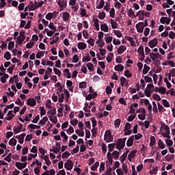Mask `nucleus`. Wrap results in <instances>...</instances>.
<instances>
[{"label": "nucleus", "instance_id": "f257e3e1", "mask_svg": "<svg viewBox=\"0 0 175 175\" xmlns=\"http://www.w3.org/2000/svg\"><path fill=\"white\" fill-rule=\"evenodd\" d=\"M126 142V137L124 138H119L116 143V148L117 150H122L124 147H125V143Z\"/></svg>", "mask_w": 175, "mask_h": 175}, {"label": "nucleus", "instance_id": "f03ea898", "mask_svg": "<svg viewBox=\"0 0 175 175\" xmlns=\"http://www.w3.org/2000/svg\"><path fill=\"white\" fill-rule=\"evenodd\" d=\"M107 157L108 158L106 162V166L107 167V170L106 173H105L103 175H110V144H108V152H107Z\"/></svg>", "mask_w": 175, "mask_h": 175}, {"label": "nucleus", "instance_id": "7ed1b4c3", "mask_svg": "<svg viewBox=\"0 0 175 175\" xmlns=\"http://www.w3.org/2000/svg\"><path fill=\"white\" fill-rule=\"evenodd\" d=\"M135 28L137 29V31L139 32V33H143V31H144V22H139L135 25Z\"/></svg>", "mask_w": 175, "mask_h": 175}, {"label": "nucleus", "instance_id": "20e7f679", "mask_svg": "<svg viewBox=\"0 0 175 175\" xmlns=\"http://www.w3.org/2000/svg\"><path fill=\"white\" fill-rule=\"evenodd\" d=\"M57 5L60 8L61 10H64V9L68 6V1L66 0H59Z\"/></svg>", "mask_w": 175, "mask_h": 175}, {"label": "nucleus", "instance_id": "39448f33", "mask_svg": "<svg viewBox=\"0 0 175 175\" xmlns=\"http://www.w3.org/2000/svg\"><path fill=\"white\" fill-rule=\"evenodd\" d=\"M64 167L66 170H72L73 169V161L72 160H68L64 163Z\"/></svg>", "mask_w": 175, "mask_h": 175}, {"label": "nucleus", "instance_id": "423d86ee", "mask_svg": "<svg viewBox=\"0 0 175 175\" xmlns=\"http://www.w3.org/2000/svg\"><path fill=\"white\" fill-rule=\"evenodd\" d=\"M158 44V39L154 38L153 40H151L149 41L148 46L150 47V49H154Z\"/></svg>", "mask_w": 175, "mask_h": 175}, {"label": "nucleus", "instance_id": "0eeeda50", "mask_svg": "<svg viewBox=\"0 0 175 175\" xmlns=\"http://www.w3.org/2000/svg\"><path fill=\"white\" fill-rule=\"evenodd\" d=\"M136 152H137V150H131L129 155H128V159L129 162H132V159L136 157Z\"/></svg>", "mask_w": 175, "mask_h": 175}, {"label": "nucleus", "instance_id": "6e6552de", "mask_svg": "<svg viewBox=\"0 0 175 175\" xmlns=\"http://www.w3.org/2000/svg\"><path fill=\"white\" fill-rule=\"evenodd\" d=\"M133 140H135V135H131L126 142L127 147H132L133 146Z\"/></svg>", "mask_w": 175, "mask_h": 175}, {"label": "nucleus", "instance_id": "1a4fd4ad", "mask_svg": "<svg viewBox=\"0 0 175 175\" xmlns=\"http://www.w3.org/2000/svg\"><path fill=\"white\" fill-rule=\"evenodd\" d=\"M27 133H22L20 135H16V139H18L20 144H23L24 143V137H25V135Z\"/></svg>", "mask_w": 175, "mask_h": 175}, {"label": "nucleus", "instance_id": "9d476101", "mask_svg": "<svg viewBox=\"0 0 175 175\" xmlns=\"http://www.w3.org/2000/svg\"><path fill=\"white\" fill-rule=\"evenodd\" d=\"M98 96V93L96 92L89 94L86 97V100H91V99H94V98H96Z\"/></svg>", "mask_w": 175, "mask_h": 175}, {"label": "nucleus", "instance_id": "9b49d317", "mask_svg": "<svg viewBox=\"0 0 175 175\" xmlns=\"http://www.w3.org/2000/svg\"><path fill=\"white\" fill-rule=\"evenodd\" d=\"M150 57L152 59V61H155V59H158V58L161 57V55L159 54V53H154L153 52H151L150 53Z\"/></svg>", "mask_w": 175, "mask_h": 175}, {"label": "nucleus", "instance_id": "f8f14e48", "mask_svg": "<svg viewBox=\"0 0 175 175\" xmlns=\"http://www.w3.org/2000/svg\"><path fill=\"white\" fill-rule=\"evenodd\" d=\"M21 129H23V124L19 123V126L18 127H14V135H17V133H20L21 132Z\"/></svg>", "mask_w": 175, "mask_h": 175}, {"label": "nucleus", "instance_id": "ddd939ff", "mask_svg": "<svg viewBox=\"0 0 175 175\" xmlns=\"http://www.w3.org/2000/svg\"><path fill=\"white\" fill-rule=\"evenodd\" d=\"M27 102L28 106H31V107L36 106V100H35L34 98H28Z\"/></svg>", "mask_w": 175, "mask_h": 175}, {"label": "nucleus", "instance_id": "4468645a", "mask_svg": "<svg viewBox=\"0 0 175 175\" xmlns=\"http://www.w3.org/2000/svg\"><path fill=\"white\" fill-rule=\"evenodd\" d=\"M62 14L64 21H65L66 23L67 21H69V18H70V14H69V12H64Z\"/></svg>", "mask_w": 175, "mask_h": 175}, {"label": "nucleus", "instance_id": "2eb2a0df", "mask_svg": "<svg viewBox=\"0 0 175 175\" xmlns=\"http://www.w3.org/2000/svg\"><path fill=\"white\" fill-rule=\"evenodd\" d=\"M104 140L107 142V143L110 142V130H108L105 132L104 135Z\"/></svg>", "mask_w": 175, "mask_h": 175}, {"label": "nucleus", "instance_id": "dca6fc26", "mask_svg": "<svg viewBox=\"0 0 175 175\" xmlns=\"http://www.w3.org/2000/svg\"><path fill=\"white\" fill-rule=\"evenodd\" d=\"M77 47L79 50H85V49H87V44L84 42H79Z\"/></svg>", "mask_w": 175, "mask_h": 175}, {"label": "nucleus", "instance_id": "f3484780", "mask_svg": "<svg viewBox=\"0 0 175 175\" xmlns=\"http://www.w3.org/2000/svg\"><path fill=\"white\" fill-rule=\"evenodd\" d=\"M126 51V46H125V45H122L120 46L117 51H118V54H122V53H124V51Z\"/></svg>", "mask_w": 175, "mask_h": 175}, {"label": "nucleus", "instance_id": "a211bd4d", "mask_svg": "<svg viewBox=\"0 0 175 175\" xmlns=\"http://www.w3.org/2000/svg\"><path fill=\"white\" fill-rule=\"evenodd\" d=\"M64 92L66 95V98H65L66 102H69V98H70V93L66 89L64 90Z\"/></svg>", "mask_w": 175, "mask_h": 175}, {"label": "nucleus", "instance_id": "6ab92c4d", "mask_svg": "<svg viewBox=\"0 0 175 175\" xmlns=\"http://www.w3.org/2000/svg\"><path fill=\"white\" fill-rule=\"evenodd\" d=\"M47 121H49V118H47V116H44L43 118V119H42L40 122H39V125H42V126L46 124V122H47Z\"/></svg>", "mask_w": 175, "mask_h": 175}, {"label": "nucleus", "instance_id": "aec40b11", "mask_svg": "<svg viewBox=\"0 0 175 175\" xmlns=\"http://www.w3.org/2000/svg\"><path fill=\"white\" fill-rule=\"evenodd\" d=\"M129 17H133V18H136V15L135 14V12L132 8H130L127 13Z\"/></svg>", "mask_w": 175, "mask_h": 175}, {"label": "nucleus", "instance_id": "412c9836", "mask_svg": "<svg viewBox=\"0 0 175 175\" xmlns=\"http://www.w3.org/2000/svg\"><path fill=\"white\" fill-rule=\"evenodd\" d=\"M111 156L114 159H118L120 158V152L115 150L112 152Z\"/></svg>", "mask_w": 175, "mask_h": 175}, {"label": "nucleus", "instance_id": "4be33fe9", "mask_svg": "<svg viewBox=\"0 0 175 175\" xmlns=\"http://www.w3.org/2000/svg\"><path fill=\"white\" fill-rule=\"evenodd\" d=\"M114 69L118 72H122L124 70V66L122 64H118L115 66Z\"/></svg>", "mask_w": 175, "mask_h": 175}, {"label": "nucleus", "instance_id": "5701e85b", "mask_svg": "<svg viewBox=\"0 0 175 175\" xmlns=\"http://www.w3.org/2000/svg\"><path fill=\"white\" fill-rule=\"evenodd\" d=\"M64 73L66 76L67 79H70L72 77V74L69 71V69L68 68L64 69Z\"/></svg>", "mask_w": 175, "mask_h": 175}, {"label": "nucleus", "instance_id": "b1692460", "mask_svg": "<svg viewBox=\"0 0 175 175\" xmlns=\"http://www.w3.org/2000/svg\"><path fill=\"white\" fill-rule=\"evenodd\" d=\"M98 167H99V161H96L92 167L91 170L95 172L98 170Z\"/></svg>", "mask_w": 175, "mask_h": 175}, {"label": "nucleus", "instance_id": "393cba45", "mask_svg": "<svg viewBox=\"0 0 175 175\" xmlns=\"http://www.w3.org/2000/svg\"><path fill=\"white\" fill-rule=\"evenodd\" d=\"M159 148H161V150H163L166 147V145H165V143L162 142V139H159V143H158Z\"/></svg>", "mask_w": 175, "mask_h": 175}, {"label": "nucleus", "instance_id": "a878e982", "mask_svg": "<svg viewBox=\"0 0 175 175\" xmlns=\"http://www.w3.org/2000/svg\"><path fill=\"white\" fill-rule=\"evenodd\" d=\"M100 29L104 32H109V27L106 24L101 25Z\"/></svg>", "mask_w": 175, "mask_h": 175}, {"label": "nucleus", "instance_id": "bb28decb", "mask_svg": "<svg viewBox=\"0 0 175 175\" xmlns=\"http://www.w3.org/2000/svg\"><path fill=\"white\" fill-rule=\"evenodd\" d=\"M157 106L159 113H163V111H166V109H165L163 106L161 105L159 103H157Z\"/></svg>", "mask_w": 175, "mask_h": 175}, {"label": "nucleus", "instance_id": "cd10ccee", "mask_svg": "<svg viewBox=\"0 0 175 175\" xmlns=\"http://www.w3.org/2000/svg\"><path fill=\"white\" fill-rule=\"evenodd\" d=\"M58 96H59L58 101L59 102V103H63L65 99V94L62 93L61 94H59Z\"/></svg>", "mask_w": 175, "mask_h": 175}, {"label": "nucleus", "instance_id": "c85d7f7f", "mask_svg": "<svg viewBox=\"0 0 175 175\" xmlns=\"http://www.w3.org/2000/svg\"><path fill=\"white\" fill-rule=\"evenodd\" d=\"M94 27L96 31H99V19L98 18L94 19Z\"/></svg>", "mask_w": 175, "mask_h": 175}, {"label": "nucleus", "instance_id": "c756f323", "mask_svg": "<svg viewBox=\"0 0 175 175\" xmlns=\"http://www.w3.org/2000/svg\"><path fill=\"white\" fill-rule=\"evenodd\" d=\"M149 70H150V66H147V64H144V69H143V74L147 75Z\"/></svg>", "mask_w": 175, "mask_h": 175}, {"label": "nucleus", "instance_id": "7c9ffc66", "mask_svg": "<svg viewBox=\"0 0 175 175\" xmlns=\"http://www.w3.org/2000/svg\"><path fill=\"white\" fill-rule=\"evenodd\" d=\"M162 105L164 106V107H170V103H169V101L166 99L162 100Z\"/></svg>", "mask_w": 175, "mask_h": 175}, {"label": "nucleus", "instance_id": "2f4dec72", "mask_svg": "<svg viewBox=\"0 0 175 175\" xmlns=\"http://www.w3.org/2000/svg\"><path fill=\"white\" fill-rule=\"evenodd\" d=\"M29 128H30V129H40L41 126L40 125L30 124Z\"/></svg>", "mask_w": 175, "mask_h": 175}, {"label": "nucleus", "instance_id": "473e14b6", "mask_svg": "<svg viewBox=\"0 0 175 175\" xmlns=\"http://www.w3.org/2000/svg\"><path fill=\"white\" fill-rule=\"evenodd\" d=\"M86 66L88 69V70H90V72H94V64L92 63H88L86 64Z\"/></svg>", "mask_w": 175, "mask_h": 175}, {"label": "nucleus", "instance_id": "72a5a7b5", "mask_svg": "<svg viewBox=\"0 0 175 175\" xmlns=\"http://www.w3.org/2000/svg\"><path fill=\"white\" fill-rule=\"evenodd\" d=\"M60 135L62 137H64L63 142H68V139H69V137L67 136L66 133H65L64 131H62Z\"/></svg>", "mask_w": 175, "mask_h": 175}, {"label": "nucleus", "instance_id": "f704fd0d", "mask_svg": "<svg viewBox=\"0 0 175 175\" xmlns=\"http://www.w3.org/2000/svg\"><path fill=\"white\" fill-rule=\"evenodd\" d=\"M159 92L161 94V95H165V94H166V88L161 86L159 90Z\"/></svg>", "mask_w": 175, "mask_h": 175}, {"label": "nucleus", "instance_id": "c9c22d12", "mask_svg": "<svg viewBox=\"0 0 175 175\" xmlns=\"http://www.w3.org/2000/svg\"><path fill=\"white\" fill-rule=\"evenodd\" d=\"M113 32L117 38H121L122 36V33L120 30H113Z\"/></svg>", "mask_w": 175, "mask_h": 175}, {"label": "nucleus", "instance_id": "e433bc0d", "mask_svg": "<svg viewBox=\"0 0 175 175\" xmlns=\"http://www.w3.org/2000/svg\"><path fill=\"white\" fill-rule=\"evenodd\" d=\"M8 144L10 146H16V144H17V140L14 138H12Z\"/></svg>", "mask_w": 175, "mask_h": 175}, {"label": "nucleus", "instance_id": "4c0bfd02", "mask_svg": "<svg viewBox=\"0 0 175 175\" xmlns=\"http://www.w3.org/2000/svg\"><path fill=\"white\" fill-rule=\"evenodd\" d=\"M48 27H49V28H50V29H52V31L57 32V28L55 27V26L54 25V23L53 22H51Z\"/></svg>", "mask_w": 175, "mask_h": 175}, {"label": "nucleus", "instance_id": "58836bf2", "mask_svg": "<svg viewBox=\"0 0 175 175\" xmlns=\"http://www.w3.org/2000/svg\"><path fill=\"white\" fill-rule=\"evenodd\" d=\"M156 142H157V140L155 139V137L151 136L150 137V147L152 146H155Z\"/></svg>", "mask_w": 175, "mask_h": 175}, {"label": "nucleus", "instance_id": "ea45409f", "mask_svg": "<svg viewBox=\"0 0 175 175\" xmlns=\"http://www.w3.org/2000/svg\"><path fill=\"white\" fill-rule=\"evenodd\" d=\"M137 53L138 54H139V55L142 54H144V47L143 46V45L139 46L137 50Z\"/></svg>", "mask_w": 175, "mask_h": 175}, {"label": "nucleus", "instance_id": "a19ab883", "mask_svg": "<svg viewBox=\"0 0 175 175\" xmlns=\"http://www.w3.org/2000/svg\"><path fill=\"white\" fill-rule=\"evenodd\" d=\"M38 2L35 1L33 4H32V5H30V10L33 11L36 10V9H38Z\"/></svg>", "mask_w": 175, "mask_h": 175}, {"label": "nucleus", "instance_id": "79ce46f5", "mask_svg": "<svg viewBox=\"0 0 175 175\" xmlns=\"http://www.w3.org/2000/svg\"><path fill=\"white\" fill-rule=\"evenodd\" d=\"M11 57H12V54H10V52L6 51L4 55L5 59H7V61H9V59H10Z\"/></svg>", "mask_w": 175, "mask_h": 175}, {"label": "nucleus", "instance_id": "37998d69", "mask_svg": "<svg viewBox=\"0 0 175 175\" xmlns=\"http://www.w3.org/2000/svg\"><path fill=\"white\" fill-rule=\"evenodd\" d=\"M79 88L81 89L87 88V82L85 81L80 82Z\"/></svg>", "mask_w": 175, "mask_h": 175}, {"label": "nucleus", "instance_id": "c03bdc74", "mask_svg": "<svg viewBox=\"0 0 175 175\" xmlns=\"http://www.w3.org/2000/svg\"><path fill=\"white\" fill-rule=\"evenodd\" d=\"M24 40H25V37H18L17 38L18 44L19 45L23 44V42H24Z\"/></svg>", "mask_w": 175, "mask_h": 175}, {"label": "nucleus", "instance_id": "a18cd8bd", "mask_svg": "<svg viewBox=\"0 0 175 175\" xmlns=\"http://www.w3.org/2000/svg\"><path fill=\"white\" fill-rule=\"evenodd\" d=\"M54 17V14L52 12H49L46 16L45 18H46V20H51L52 18H53Z\"/></svg>", "mask_w": 175, "mask_h": 175}, {"label": "nucleus", "instance_id": "49530a36", "mask_svg": "<svg viewBox=\"0 0 175 175\" xmlns=\"http://www.w3.org/2000/svg\"><path fill=\"white\" fill-rule=\"evenodd\" d=\"M91 59H92V57H91V56H85L84 57H83L82 61L83 62H90Z\"/></svg>", "mask_w": 175, "mask_h": 175}, {"label": "nucleus", "instance_id": "de8ad7c7", "mask_svg": "<svg viewBox=\"0 0 175 175\" xmlns=\"http://www.w3.org/2000/svg\"><path fill=\"white\" fill-rule=\"evenodd\" d=\"M120 124H121V120L116 119L114 122L115 128H120Z\"/></svg>", "mask_w": 175, "mask_h": 175}, {"label": "nucleus", "instance_id": "09e8293b", "mask_svg": "<svg viewBox=\"0 0 175 175\" xmlns=\"http://www.w3.org/2000/svg\"><path fill=\"white\" fill-rule=\"evenodd\" d=\"M127 157H128V154H126V153H123V154L120 157L121 163H124V162H125V159H126Z\"/></svg>", "mask_w": 175, "mask_h": 175}, {"label": "nucleus", "instance_id": "8fccbe9b", "mask_svg": "<svg viewBox=\"0 0 175 175\" xmlns=\"http://www.w3.org/2000/svg\"><path fill=\"white\" fill-rule=\"evenodd\" d=\"M36 157H38V154L37 153H36L34 154L30 153V154H29V156L27 157V160L32 161V158H36Z\"/></svg>", "mask_w": 175, "mask_h": 175}, {"label": "nucleus", "instance_id": "3c124183", "mask_svg": "<svg viewBox=\"0 0 175 175\" xmlns=\"http://www.w3.org/2000/svg\"><path fill=\"white\" fill-rule=\"evenodd\" d=\"M110 21H111V25L113 29H116V28H117V22L114 21V20L113 19H111Z\"/></svg>", "mask_w": 175, "mask_h": 175}, {"label": "nucleus", "instance_id": "603ef678", "mask_svg": "<svg viewBox=\"0 0 175 175\" xmlns=\"http://www.w3.org/2000/svg\"><path fill=\"white\" fill-rule=\"evenodd\" d=\"M105 6V0H101L100 2V4L98 5H96V9H102Z\"/></svg>", "mask_w": 175, "mask_h": 175}, {"label": "nucleus", "instance_id": "864d4df0", "mask_svg": "<svg viewBox=\"0 0 175 175\" xmlns=\"http://www.w3.org/2000/svg\"><path fill=\"white\" fill-rule=\"evenodd\" d=\"M131 128V123L126 122L124 126V132H126V131H129Z\"/></svg>", "mask_w": 175, "mask_h": 175}, {"label": "nucleus", "instance_id": "5fc2aeb1", "mask_svg": "<svg viewBox=\"0 0 175 175\" xmlns=\"http://www.w3.org/2000/svg\"><path fill=\"white\" fill-rule=\"evenodd\" d=\"M126 83V79L124 77H120V84L122 87H124Z\"/></svg>", "mask_w": 175, "mask_h": 175}, {"label": "nucleus", "instance_id": "6e6d98bb", "mask_svg": "<svg viewBox=\"0 0 175 175\" xmlns=\"http://www.w3.org/2000/svg\"><path fill=\"white\" fill-rule=\"evenodd\" d=\"M68 157H70V153L68 151L64 152L62 155V157L63 158V159H65L66 158H68Z\"/></svg>", "mask_w": 175, "mask_h": 175}, {"label": "nucleus", "instance_id": "4d7b16f0", "mask_svg": "<svg viewBox=\"0 0 175 175\" xmlns=\"http://www.w3.org/2000/svg\"><path fill=\"white\" fill-rule=\"evenodd\" d=\"M165 144L167 146V147H172V146H173V140L166 139Z\"/></svg>", "mask_w": 175, "mask_h": 175}, {"label": "nucleus", "instance_id": "13d9d810", "mask_svg": "<svg viewBox=\"0 0 175 175\" xmlns=\"http://www.w3.org/2000/svg\"><path fill=\"white\" fill-rule=\"evenodd\" d=\"M16 167L19 170H23V163L16 162L15 163Z\"/></svg>", "mask_w": 175, "mask_h": 175}, {"label": "nucleus", "instance_id": "bf43d9fd", "mask_svg": "<svg viewBox=\"0 0 175 175\" xmlns=\"http://www.w3.org/2000/svg\"><path fill=\"white\" fill-rule=\"evenodd\" d=\"M49 117V120L50 121H51V122H53V124H57V122H58V120H57V116H53V117Z\"/></svg>", "mask_w": 175, "mask_h": 175}, {"label": "nucleus", "instance_id": "052dcab7", "mask_svg": "<svg viewBox=\"0 0 175 175\" xmlns=\"http://www.w3.org/2000/svg\"><path fill=\"white\" fill-rule=\"evenodd\" d=\"M39 110L40 111V115L41 116H45L46 109H44V107H40Z\"/></svg>", "mask_w": 175, "mask_h": 175}, {"label": "nucleus", "instance_id": "680f3d73", "mask_svg": "<svg viewBox=\"0 0 175 175\" xmlns=\"http://www.w3.org/2000/svg\"><path fill=\"white\" fill-rule=\"evenodd\" d=\"M144 94L146 96H147L148 98H150V96H151V90H149L148 89L146 88L144 90Z\"/></svg>", "mask_w": 175, "mask_h": 175}, {"label": "nucleus", "instance_id": "e2e57ef3", "mask_svg": "<svg viewBox=\"0 0 175 175\" xmlns=\"http://www.w3.org/2000/svg\"><path fill=\"white\" fill-rule=\"evenodd\" d=\"M152 106H153V109H152L153 112L158 113V108L157 107V103L154 101L152 102Z\"/></svg>", "mask_w": 175, "mask_h": 175}, {"label": "nucleus", "instance_id": "0e129e2a", "mask_svg": "<svg viewBox=\"0 0 175 175\" xmlns=\"http://www.w3.org/2000/svg\"><path fill=\"white\" fill-rule=\"evenodd\" d=\"M8 50H12V49H14V42L11 41L9 42L8 44Z\"/></svg>", "mask_w": 175, "mask_h": 175}, {"label": "nucleus", "instance_id": "69168bd1", "mask_svg": "<svg viewBox=\"0 0 175 175\" xmlns=\"http://www.w3.org/2000/svg\"><path fill=\"white\" fill-rule=\"evenodd\" d=\"M35 44L34 42H30L26 44L27 49H32Z\"/></svg>", "mask_w": 175, "mask_h": 175}, {"label": "nucleus", "instance_id": "338daca9", "mask_svg": "<svg viewBox=\"0 0 175 175\" xmlns=\"http://www.w3.org/2000/svg\"><path fill=\"white\" fill-rule=\"evenodd\" d=\"M153 99H155V100H161V96L158 95L157 94H152Z\"/></svg>", "mask_w": 175, "mask_h": 175}, {"label": "nucleus", "instance_id": "774afa93", "mask_svg": "<svg viewBox=\"0 0 175 175\" xmlns=\"http://www.w3.org/2000/svg\"><path fill=\"white\" fill-rule=\"evenodd\" d=\"M49 76H51V73L49 72V71H45V75L44 76V80H48Z\"/></svg>", "mask_w": 175, "mask_h": 175}]
</instances>
